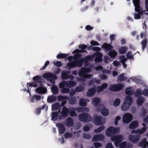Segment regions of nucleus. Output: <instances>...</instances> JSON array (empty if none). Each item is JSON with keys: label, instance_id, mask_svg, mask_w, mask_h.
I'll return each instance as SVG.
<instances>
[{"label": "nucleus", "instance_id": "13", "mask_svg": "<svg viewBox=\"0 0 148 148\" xmlns=\"http://www.w3.org/2000/svg\"><path fill=\"white\" fill-rule=\"evenodd\" d=\"M140 138V136L139 135H130L129 136V138L130 141L132 143H135L139 141Z\"/></svg>", "mask_w": 148, "mask_h": 148}, {"label": "nucleus", "instance_id": "63", "mask_svg": "<svg viewBox=\"0 0 148 148\" xmlns=\"http://www.w3.org/2000/svg\"><path fill=\"white\" fill-rule=\"evenodd\" d=\"M99 77L102 80L105 79L107 78V76L106 75L103 74H100Z\"/></svg>", "mask_w": 148, "mask_h": 148}, {"label": "nucleus", "instance_id": "38", "mask_svg": "<svg viewBox=\"0 0 148 148\" xmlns=\"http://www.w3.org/2000/svg\"><path fill=\"white\" fill-rule=\"evenodd\" d=\"M51 90L52 91L53 94L54 95L57 94L59 92L58 88L57 86H52L51 87Z\"/></svg>", "mask_w": 148, "mask_h": 148}, {"label": "nucleus", "instance_id": "58", "mask_svg": "<svg viewBox=\"0 0 148 148\" xmlns=\"http://www.w3.org/2000/svg\"><path fill=\"white\" fill-rule=\"evenodd\" d=\"M83 138L86 139H90L91 138V136L89 134H84L83 135Z\"/></svg>", "mask_w": 148, "mask_h": 148}, {"label": "nucleus", "instance_id": "24", "mask_svg": "<svg viewBox=\"0 0 148 148\" xmlns=\"http://www.w3.org/2000/svg\"><path fill=\"white\" fill-rule=\"evenodd\" d=\"M145 99L142 96H140L138 97L136 100V103L138 106H140L142 105L145 101Z\"/></svg>", "mask_w": 148, "mask_h": 148}, {"label": "nucleus", "instance_id": "49", "mask_svg": "<svg viewBox=\"0 0 148 148\" xmlns=\"http://www.w3.org/2000/svg\"><path fill=\"white\" fill-rule=\"evenodd\" d=\"M27 86L28 88V86L29 87H37L38 85L35 82H33L32 83H27Z\"/></svg>", "mask_w": 148, "mask_h": 148}, {"label": "nucleus", "instance_id": "39", "mask_svg": "<svg viewBox=\"0 0 148 148\" xmlns=\"http://www.w3.org/2000/svg\"><path fill=\"white\" fill-rule=\"evenodd\" d=\"M101 114L103 116H106L108 115L109 111L107 109L104 108L101 110Z\"/></svg>", "mask_w": 148, "mask_h": 148}, {"label": "nucleus", "instance_id": "64", "mask_svg": "<svg viewBox=\"0 0 148 148\" xmlns=\"http://www.w3.org/2000/svg\"><path fill=\"white\" fill-rule=\"evenodd\" d=\"M94 146L95 148H98L101 147L102 146V145L101 143H94Z\"/></svg>", "mask_w": 148, "mask_h": 148}, {"label": "nucleus", "instance_id": "32", "mask_svg": "<svg viewBox=\"0 0 148 148\" xmlns=\"http://www.w3.org/2000/svg\"><path fill=\"white\" fill-rule=\"evenodd\" d=\"M60 107V104L59 102L55 103L52 105V110L55 111L58 110Z\"/></svg>", "mask_w": 148, "mask_h": 148}, {"label": "nucleus", "instance_id": "31", "mask_svg": "<svg viewBox=\"0 0 148 148\" xmlns=\"http://www.w3.org/2000/svg\"><path fill=\"white\" fill-rule=\"evenodd\" d=\"M66 124L69 127L73 126L74 125V121L73 119L71 117L67 118L66 121Z\"/></svg>", "mask_w": 148, "mask_h": 148}, {"label": "nucleus", "instance_id": "62", "mask_svg": "<svg viewBox=\"0 0 148 148\" xmlns=\"http://www.w3.org/2000/svg\"><path fill=\"white\" fill-rule=\"evenodd\" d=\"M142 93L146 97H148V89L146 88L144 89Z\"/></svg>", "mask_w": 148, "mask_h": 148}, {"label": "nucleus", "instance_id": "55", "mask_svg": "<svg viewBox=\"0 0 148 148\" xmlns=\"http://www.w3.org/2000/svg\"><path fill=\"white\" fill-rule=\"evenodd\" d=\"M120 100L119 99H116L114 102V105L115 106H119L120 103Z\"/></svg>", "mask_w": 148, "mask_h": 148}, {"label": "nucleus", "instance_id": "54", "mask_svg": "<svg viewBox=\"0 0 148 148\" xmlns=\"http://www.w3.org/2000/svg\"><path fill=\"white\" fill-rule=\"evenodd\" d=\"M61 91L63 93H68L70 92L69 89L66 88H64L62 89Z\"/></svg>", "mask_w": 148, "mask_h": 148}, {"label": "nucleus", "instance_id": "29", "mask_svg": "<svg viewBox=\"0 0 148 148\" xmlns=\"http://www.w3.org/2000/svg\"><path fill=\"white\" fill-rule=\"evenodd\" d=\"M108 55L111 58H114L117 55V53L114 50L112 49L109 51Z\"/></svg>", "mask_w": 148, "mask_h": 148}, {"label": "nucleus", "instance_id": "52", "mask_svg": "<svg viewBox=\"0 0 148 148\" xmlns=\"http://www.w3.org/2000/svg\"><path fill=\"white\" fill-rule=\"evenodd\" d=\"M66 86V81L65 80H63L62 82H60L59 84V87L60 88H63L65 86Z\"/></svg>", "mask_w": 148, "mask_h": 148}, {"label": "nucleus", "instance_id": "30", "mask_svg": "<svg viewBox=\"0 0 148 148\" xmlns=\"http://www.w3.org/2000/svg\"><path fill=\"white\" fill-rule=\"evenodd\" d=\"M147 38L145 39L142 41L141 42V44L142 45V49L143 51H144L147 46Z\"/></svg>", "mask_w": 148, "mask_h": 148}, {"label": "nucleus", "instance_id": "25", "mask_svg": "<svg viewBox=\"0 0 148 148\" xmlns=\"http://www.w3.org/2000/svg\"><path fill=\"white\" fill-rule=\"evenodd\" d=\"M101 47L106 49L107 51H109L113 49V47L110 44H108L106 43H104L102 45Z\"/></svg>", "mask_w": 148, "mask_h": 148}, {"label": "nucleus", "instance_id": "51", "mask_svg": "<svg viewBox=\"0 0 148 148\" xmlns=\"http://www.w3.org/2000/svg\"><path fill=\"white\" fill-rule=\"evenodd\" d=\"M131 54L132 52L131 51H129L126 54V56L127 58L133 60L134 59L133 55H132Z\"/></svg>", "mask_w": 148, "mask_h": 148}, {"label": "nucleus", "instance_id": "57", "mask_svg": "<svg viewBox=\"0 0 148 148\" xmlns=\"http://www.w3.org/2000/svg\"><path fill=\"white\" fill-rule=\"evenodd\" d=\"M64 136L66 138H71L72 136V134L71 133L67 132L65 134Z\"/></svg>", "mask_w": 148, "mask_h": 148}, {"label": "nucleus", "instance_id": "14", "mask_svg": "<svg viewBox=\"0 0 148 148\" xmlns=\"http://www.w3.org/2000/svg\"><path fill=\"white\" fill-rule=\"evenodd\" d=\"M102 117L97 115L94 116V123L97 125H99L102 124Z\"/></svg>", "mask_w": 148, "mask_h": 148}, {"label": "nucleus", "instance_id": "34", "mask_svg": "<svg viewBox=\"0 0 148 148\" xmlns=\"http://www.w3.org/2000/svg\"><path fill=\"white\" fill-rule=\"evenodd\" d=\"M33 79L36 83H41L42 82V77L40 75H36L34 77Z\"/></svg>", "mask_w": 148, "mask_h": 148}, {"label": "nucleus", "instance_id": "23", "mask_svg": "<svg viewBox=\"0 0 148 148\" xmlns=\"http://www.w3.org/2000/svg\"><path fill=\"white\" fill-rule=\"evenodd\" d=\"M96 57L95 59V60L97 62H100L102 60V55L100 53L98 52L95 54Z\"/></svg>", "mask_w": 148, "mask_h": 148}, {"label": "nucleus", "instance_id": "33", "mask_svg": "<svg viewBox=\"0 0 148 148\" xmlns=\"http://www.w3.org/2000/svg\"><path fill=\"white\" fill-rule=\"evenodd\" d=\"M128 48L125 46H123L119 48V52L121 54H125L127 52Z\"/></svg>", "mask_w": 148, "mask_h": 148}, {"label": "nucleus", "instance_id": "3", "mask_svg": "<svg viewBox=\"0 0 148 148\" xmlns=\"http://www.w3.org/2000/svg\"><path fill=\"white\" fill-rule=\"evenodd\" d=\"M120 132V129L118 127L115 128L110 126L108 128L106 131V135L108 137H112L115 134H118Z\"/></svg>", "mask_w": 148, "mask_h": 148}, {"label": "nucleus", "instance_id": "17", "mask_svg": "<svg viewBox=\"0 0 148 148\" xmlns=\"http://www.w3.org/2000/svg\"><path fill=\"white\" fill-rule=\"evenodd\" d=\"M56 126L58 127L59 132L60 134L64 133L65 130V128L64 125L61 123H58Z\"/></svg>", "mask_w": 148, "mask_h": 148}, {"label": "nucleus", "instance_id": "48", "mask_svg": "<svg viewBox=\"0 0 148 148\" xmlns=\"http://www.w3.org/2000/svg\"><path fill=\"white\" fill-rule=\"evenodd\" d=\"M142 94L140 89H138L135 92V96L136 97H139Z\"/></svg>", "mask_w": 148, "mask_h": 148}, {"label": "nucleus", "instance_id": "61", "mask_svg": "<svg viewBox=\"0 0 148 148\" xmlns=\"http://www.w3.org/2000/svg\"><path fill=\"white\" fill-rule=\"evenodd\" d=\"M92 50L93 51H96L98 52H99V51H100L101 50L100 48L98 47H94L92 48Z\"/></svg>", "mask_w": 148, "mask_h": 148}, {"label": "nucleus", "instance_id": "53", "mask_svg": "<svg viewBox=\"0 0 148 148\" xmlns=\"http://www.w3.org/2000/svg\"><path fill=\"white\" fill-rule=\"evenodd\" d=\"M71 110V111H69V114L70 116L71 117L76 116L77 115L75 111V110Z\"/></svg>", "mask_w": 148, "mask_h": 148}, {"label": "nucleus", "instance_id": "41", "mask_svg": "<svg viewBox=\"0 0 148 148\" xmlns=\"http://www.w3.org/2000/svg\"><path fill=\"white\" fill-rule=\"evenodd\" d=\"M147 110L143 107H142L140 112V116H145L147 114Z\"/></svg>", "mask_w": 148, "mask_h": 148}, {"label": "nucleus", "instance_id": "46", "mask_svg": "<svg viewBox=\"0 0 148 148\" xmlns=\"http://www.w3.org/2000/svg\"><path fill=\"white\" fill-rule=\"evenodd\" d=\"M79 104L81 106H85L86 105V100L84 99H82L80 100Z\"/></svg>", "mask_w": 148, "mask_h": 148}, {"label": "nucleus", "instance_id": "1", "mask_svg": "<svg viewBox=\"0 0 148 148\" xmlns=\"http://www.w3.org/2000/svg\"><path fill=\"white\" fill-rule=\"evenodd\" d=\"M135 7V10L136 12L134 15V18L135 19H140L141 18V16L143 14L141 6L140 5V0H133L132 1Z\"/></svg>", "mask_w": 148, "mask_h": 148}, {"label": "nucleus", "instance_id": "22", "mask_svg": "<svg viewBox=\"0 0 148 148\" xmlns=\"http://www.w3.org/2000/svg\"><path fill=\"white\" fill-rule=\"evenodd\" d=\"M96 89L92 88L89 89L87 93V95L88 97H92L95 93Z\"/></svg>", "mask_w": 148, "mask_h": 148}, {"label": "nucleus", "instance_id": "5", "mask_svg": "<svg viewBox=\"0 0 148 148\" xmlns=\"http://www.w3.org/2000/svg\"><path fill=\"white\" fill-rule=\"evenodd\" d=\"M43 77L53 84H54L55 83L54 80L58 78L57 76L55 74L49 72L44 73L43 75Z\"/></svg>", "mask_w": 148, "mask_h": 148}, {"label": "nucleus", "instance_id": "21", "mask_svg": "<svg viewBox=\"0 0 148 148\" xmlns=\"http://www.w3.org/2000/svg\"><path fill=\"white\" fill-rule=\"evenodd\" d=\"M60 111L59 110L58 111L54 112L52 113L51 120L53 121H55L57 120L58 117L59 113Z\"/></svg>", "mask_w": 148, "mask_h": 148}, {"label": "nucleus", "instance_id": "40", "mask_svg": "<svg viewBox=\"0 0 148 148\" xmlns=\"http://www.w3.org/2000/svg\"><path fill=\"white\" fill-rule=\"evenodd\" d=\"M92 76V75L91 74H86V75L85 76V77H80V78H79V81L80 82H84L85 81L86 79L87 78H90Z\"/></svg>", "mask_w": 148, "mask_h": 148}, {"label": "nucleus", "instance_id": "18", "mask_svg": "<svg viewBox=\"0 0 148 148\" xmlns=\"http://www.w3.org/2000/svg\"><path fill=\"white\" fill-rule=\"evenodd\" d=\"M104 138L103 136L101 134L96 135L94 136L92 138V140L94 142L97 140H103Z\"/></svg>", "mask_w": 148, "mask_h": 148}, {"label": "nucleus", "instance_id": "19", "mask_svg": "<svg viewBox=\"0 0 148 148\" xmlns=\"http://www.w3.org/2000/svg\"><path fill=\"white\" fill-rule=\"evenodd\" d=\"M37 93L40 94L45 93L47 92V89L43 87H39L37 88L36 89Z\"/></svg>", "mask_w": 148, "mask_h": 148}, {"label": "nucleus", "instance_id": "42", "mask_svg": "<svg viewBox=\"0 0 148 148\" xmlns=\"http://www.w3.org/2000/svg\"><path fill=\"white\" fill-rule=\"evenodd\" d=\"M68 56V54L65 53H61L58 54L57 56V58L58 59L64 58Z\"/></svg>", "mask_w": 148, "mask_h": 148}, {"label": "nucleus", "instance_id": "11", "mask_svg": "<svg viewBox=\"0 0 148 148\" xmlns=\"http://www.w3.org/2000/svg\"><path fill=\"white\" fill-rule=\"evenodd\" d=\"M94 56L92 55H88L86 56L84 58H80L79 60L82 66L83 64V62L88 64L89 61H92L94 59Z\"/></svg>", "mask_w": 148, "mask_h": 148}, {"label": "nucleus", "instance_id": "10", "mask_svg": "<svg viewBox=\"0 0 148 148\" xmlns=\"http://www.w3.org/2000/svg\"><path fill=\"white\" fill-rule=\"evenodd\" d=\"M91 71V68L88 67L86 68L84 67L82 68L78 72V74L80 77H85L86 74L90 73Z\"/></svg>", "mask_w": 148, "mask_h": 148}, {"label": "nucleus", "instance_id": "59", "mask_svg": "<svg viewBox=\"0 0 148 148\" xmlns=\"http://www.w3.org/2000/svg\"><path fill=\"white\" fill-rule=\"evenodd\" d=\"M49 61H47L45 63L44 65L40 69L41 70H43L45 69L46 67L49 64Z\"/></svg>", "mask_w": 148, "mask_h": 148}, {"label": "nucleus", "instance_id": "27", "mask_svg": "<svg viewBox=\"0 0 148 148\" xmlns=\"http://www.w3.org/2000/svg\"><path fill=\"white\" fill-rule=\"evenodd\" d=\"M92 104L95 107L98 106L101 100L99 99L97 97H95L92 99Z\"/></svg>", "mask_w": 148, "mask_h": 148}, {"label": "nucleus", "instance_id": "45", "mask_svg": "<svg viewBox=\"0 0 148 148\" xmlns=\"http://www.w3.org/2000/svg\"><path fill=\"white\" fill-rule=\"evenodd\" d=\"M117 79L118 80L120 81H122L126 79V78L124 77V74L122 73L118 77Z\"/></svg>", "mask_w": 148, "mask_h": 148}, {"label": "nucleus", "instance_id": "28", "mask_svg": "<svg viewBox=\"0 0 148 148\" xmlns=\"http://www.w3.org/2000/svg\"><path fill=\"white\" fill-rule=\"evenodd\" d=\"M138 125V121H134L131 123L129 125V127L131 129H134L137 127Z\"/></svg>", "mask_w": 148, "mask_h": 148}, {"label": "nucleus", "instance_id": "9", "mask_svg": "<svg viewBox=\"0 0 148 148\" xmlns=\"http://www.w3.org/2000/svg\"><path fill=\"white\" fill-rule=\"evenodd\" d=\"M124 86L123 84H114L110 86L109 89L112 91H118L122 90Z\"/></svg>", "mask_w": 148, "mask_h": 148}, {"label": "nucleus", "instance_id": "43", "mask_svg": "<svg viewBox=\"0 0 148 148\" xmlns=\"http://www.w3.org/2000/svg\"><path fill=\"white\" fill-rule=\"evenodd\" d=\"M82 55L81 53H76L73 56V60L75 61L78 60L81 57Z\"/></svg>", "mask_w": 148, "mask_h": 148}, {"label": "nucleus", "instance_id": "35", "mask_svg": "<svg viewBox=\"0 0 148 148\" xmlns=\"http://www.w3.org/2000/svg\"><path fill=\"white\" fill-rule=\"evenodd\" d=\"M66 86L71 87L75 86L76 85V83L73 81H66Z\"/></svg>", "mask_w": 148, "mask_h": 148}, {"label": "nucleus", "instance_id": "37", "mask_svg": "<svg viewBox=\"0 0 148 148\" xmlns=\"http://www.w3.org/2000/svg\"><path fill=\"white\" fill-rule=\"evenodd\" d=\"M58 100L59 101H62L64 100H66L68 99V96L67 95H59L58 97Z\"/></svg>", "mask_w": 148, "mask_h": 148}, {"label": "nucleus", "instance_id": "6", "mask_svg": "<svg viewBox=\"0 0 148 148\" xmlns=\"http://www.w3.org/2000/svg\"><path fill=\"white\" fill-rule=\"evenodd\" d=\"M123 137L122 135H119L114 136L111 138V141L115 142V145L116 147H118L120 143L123 140Z\"/></svg>", "mask_w": 148, "mask_h": 148}, {"label": "nucleus", "instance_id": "8", "mask_svg": "<svg viewBox=\"0 0 148 148\" xmlns=\"http://www.w3.org/2000/svg\"><path fill=\"white\" fill-rule=\"evenodd\" d=\"M81 66L79 60H74V61L69 62L67 64V67L69 70L76 67H80Z\"/></svg>", "mask_w": 148, "mask_h": 148}, {"label": "nucleus", "instance_id": "12", "mask_svg": "<svg viewBox=\"0 0 148 148\" xmlns=\"http://www.w3.org/2000/svg\"><path fill=\"white\" fill-rule=\"evenodd\" d=\"M133 118L132 115L130 113H126L123 115L122 120L123 123H128L130 122Z\"/></svg>", "mask_w": 148, "mask_h": 148}, {"label": "nucleus", "instance_id": "2", "mask_svg": "<svg viewBox=\"0 0 148 148\" xmlns=\"http://www.w3.org/2000/svg\"><path fill=\"white\" fill-rule=\"evenodd\" d=\"M132 101V99L129 95L127 96L124 100L123 103L122 105L121 109L123 111H126L130 108Z\"/></svg>", "mask_w": 148, "mask_h": 148}, {"label": "nucleus", "instance_id": "36", "mask_svg": "<svg viewBox=\"0 0 148 148\" xmlns=\"http://www.w3.org/2000/svg\"><path fill=\"white\" fill-rule=\"evenodd\" d=\"M85 109H88L86 108H84L80 107H78L77 108H71V110H76L79 112H83L85 111Z\"/></svg>", "mask_w": 148, "mask_h": 148}, {"label": "nucleus", "instance_id": "60", "mask_svg": "<svg viewBox=\"0 0 148 148\" xmlns=\"http://www.w3.org/2000/svg\"><path fill=\"white\" fill-rule=\"evenodd\" d=\"M120 147V148H126V147L127 146V143L126 142H123L121 144H120L119 145Z\"/></svg>", "mask_w": 148, "mask_h": 148}, {"label": "nucleus", "instance_id": "50", "mask_svg": "<svg viewBox=\"0 0 148 148\" xmlns=\"http://www.w3.org/2000/svg\"><path fill=\"white\" fill-rule=\"evenodd\" d=\"M84 87L82 86H79L76 87L75 89V91L76 92H81L84 90Z\"/></svg>", "mask_w": 148, "mask_h": 148}, {"label": "nucleus", "instance_id": "20", "mask_svg": "<svg viewBox=\"0 0 148 148\" xmlns=\"http://www.w3.org/2000/svg\"><path fill=\"white\" fill-rule=\"evenodd\" d=\"M57 99L56 97L53 95H51L48 97L47 101L48 103H52L56 101Z\"/></svg>", "mask_w": 148, "mask_h": 148}, {"label": "nucleus", "instance_id": "44", "mask_svg": "<svg viewBox=\"0 0 148 148\" xmlns=\"http://www.w3.org/2000/svg\"><path fill=\"white\" fill-rule=\"evenodd\" d=\"M104 128V126L102 125L96 129H95L94 130V132L96 133H99L103 130Z\"/></svg>", "mask_w": 148, "mask_h": 148}, {"label": "nucleus", "instance_id": "16", "mask_svg": "<svg viewBox=\"0 0 148 148\" xmlns=\"http://www.w3.org/2000/svg\"><path fill=\"white\" fill-rule=\"evenodd\" d=\"M70 110H71V109H70L65 106H64L62 108L61 114H62V115L66 117L69 114Z\"/></svg>", "mask_w": 148, "mask_h": 148}, {"label": "nucleus", "instance_id": "47", "mask_svg": "<svg viewBox=\"0 0 148 148\" xmlns=\"http://www.w3.org/2000/svg\"><path fill=\"white\" fill-rule=\"evenodd\" d=\"M131 90L132 88L130 87L127 88L125 91L126 94L128 95H132L133 91Z\"/></svg>", "mask_w": 148, "mask_h": 148}, {"label": "nucleus", "instance_id": "26", "mask_svg": "<svg viewBox=\"0 0 148 148\" xmlns=\"http://www.w3.org/2000/svg\"><path fill=\"white\" fill-rule=\"evenodd\" d=\"M67 100L70 104L71 105H73L75 104L76 101V97H71L69 98Z\"/></svg>", "mask_w": 148, "mask_h": 148}, {"label": "nucleus", "instance_id": "56", "mask_svg": "<svg viewBox=\"0 0 148 148\" xmlns=\"http://www.w3.org/2000/svg\"><path fill=\"white\" fill-rule=\"evenodd\" d=\"M53 64L55 66L58 67H61L62 65V63L60 61H58L56 62L54 61L53 62Z\"/></svg>", "mask_w": 148, "mask_h": 148}, {"label": "nucleus", "instance_id": "7", "mask_svg": "<svg viewBox=\"0 0 148 148\" xmlns=\"http://www.w3.org/2000/svg\"><path fill=\"white\" fill-rule=\"evenodd\" d=\"M71 72L66 70H63L62 71L61 78L62 79H70L73 80L74 78L72 75H70Z\"/></svg>", "mask_w": 148, "mask_h": 148}, {"label": "nucleus", "instance_id": "15", "mask_svg": "<svg viewBox=\"0 0 148 148\" xmlns=\"http://www.w3.org/2000/svg\"><path fill=\"white\" fill-rule=\"evenodd\" d=\"M148 144V141H147V139L145 138H143L141 141L139 143L138 146L142 148H146Z\"/></svg>", "mask_w": 148, "mask_h": 148}, {"label": "nucleus", "instance_id": "4", "mask_svg": "<svg viewBox=\"0 0 148 148\" xmlns=\"http://www.w3.org/2000/svg\"><path fill=\"white\" fill-rule=\"evenodd\" d=\"M78 117L79 121L85 123L89 122L92 119L90 115L86 113L81 114L78 115Z\"/></svg>", "mask_w": 148, "mask_h": 148}]
</instances>
